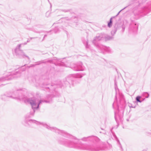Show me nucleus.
Here are the masks:
<instances>
[{
  "mask_svg": "<svg viewBox=\"0 0 151 151\" xmlns=\"http://www.w3.org/2000/svg\"><path fill=\"white\" fill-rule=\"evenodd\" d=\"M140 99V97L139 96H137L136 98V100L137 101L139 102H140V101L139 100Z\"/></svg>",
  "mask_w": 151,
  "mask_h": 151,
  "instance_id": "nucleus-2",
  "label": "nucleus"
},
{
  "mask_svg": "<svg viewBox=\"0 0 151 151\" xmlns=\"http://www.w3.org/2000/svg\"><path fill=\"white\" fill-rule=\"evenodd\" d=\"M112 18H111L110 19V22L109 23H108V26L109 27H111V26L112 25Z\"/></svg>",
  "mask_w": 151,
  "mask_h": 151,
  "instance_id": "nucleus-1",
  "label": "nucleus"
}]
</instances>
